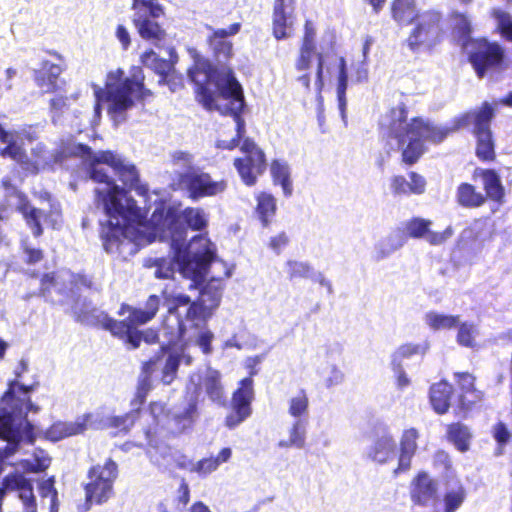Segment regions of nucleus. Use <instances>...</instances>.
Here are the masks:
<instances>
[{"label":"nucleus","instance_id":"nucleus-1","mask_svg":"<svg viewBox=\"0 0 512 512\" xmlns=\"http://www.w3.org/2000/svg\"><path fill=\"white\" fill-rule=\"evenodd\" d=\"M163 220L168 229L152 227L144 222L126 229L109 228L102 239L103 247L107 253L126 258L156 240L168 242L172 256L149 259L147 262L149 267L155 268V277L168 279L178 271L192 280L191 288L200 286L216 257L214 244L206 236L197 235L185 245V231L181 223L171 216Z\"/></svg>","mask_w":512,"mask_h":512},{"label":"nucleus","instance_id":"nucleus-2","mask_svg":"<svg viewBox=\"0 0 512 512\" xmlns=\"http://www.w3.org/2000/svg\"><path fill=\"white\" fill-rule=\"evenodd\" d=\"M69 151L80 157L87 176L103 187L95 189L96 200L105 213V220H100L101 239L109 228L126 229L143 223L144 216L136 201L128 196L124 188L115 184L110 172L119 177V180L137 195L145 197L148 188L139 180L138 171L132 163L121 155L112 151L93 152L84 144L72 145Z\"/></svg>","mask_w":512,"mask_h":512},{"label":"nucleus","instance_id":"nucleus-3","mask_svg":"<svg viewBox=\"0 0 512 512\" xmlns=\"http://www.w3.org/2000/svg\"><path fill=\"white\" fill-rule=\"evenodd\" d=\"M494 108L488 103L471 110L455 119L452 129L432 124L420 117L407 121L406 107L401 104L392 108L382 119L381 128L388 138L391 149L402 151L403 161L415 163L424 153L426 141L442 142L450 131L472 127L476 138V155L480 160L492 161L495 158V145L490 129Z\"/></svg>","mask_w":512,"mask_h":512},{"label":"nucleus","instance_id":"nucleus-4","mask_svg":"<svg viewBox=\"0 0 512 512\" xmlns=\"http://www.w3.org/2000/svg\"><path fill=\"white\" fill-rule=\"evenodd\" d=\"M188 77L195 85L197 100L206 109L233 117L236 136L229 141L219 140L217 147L232 150L239 146L246 131L241 116L245 99L243 88L233 70L227 66L214 67L209 60L199 57L188 70Z\"/></svg>","mask_w":512,"mask_h":512},{"label":"nucleus","instance_id":"nucleus-5","mask_svg":"<svg viewBox=\"0 0 512 512\" xmlns=\"http://www.w3.org/2000/svg\"><path fill=\"white\" fill-rule=\"evenodd\" d=\"M33 386L10 382L9 388L0 401V474L4 460L14 454L21 443L32 444L35 439L34 427L27 420L29 411L38 407L30 401Z\"/></svg>","mask_w":512,"mask_h":512},{"label":"nucleus","instance_id":"nucleus-6","mask_svg":"<svg viewBox=\"0 0 512 512\" xmlns=\"http://www.w3.org/2000/svg\"><path fill=\"white\" fill-rule=\"evenodd\" d=\"M223 291V279L212 277L200 290L197 301L182 293L173 295L167 303L168 313L164 318L163 332L168 336L169 341L179 339L185 330V322L199 326L207 321L221 300Z\"/></svg>","mask_w":512,"mask_h":512},{"label":"nucleus","instance_id":"nucleus-7","mask_svg":"<svg viewBox=\"0 0 512 512\" xmlns=\"http://www.w3.org/2000/svg\"><path fill=\"white\" fill-rule=\"evenodd\" d=\"M94 94L96 117L101 115V102H107L108 114L115 125L126 121V112L134 106L136 100H144L151 95L150 90L144 87V74L139 66L132 67L130 76L124 77L121 69L110 71L107 74L105 88L95 87Z\"/></svg>","mask_w":512,"mask_h":512},{"label":"nucleus","instance_id":"nucleus-8","mask_svg":"<svg viewBox=\"0 0 512 512\" xmlns=\"http://www.w3.org/2000/svg\"><path fill=\"white\" fill-rule=\"evenodd\" d=\"M161 299L157 295H151L145 308H133L128 305H122L119 311L121 316L128 314L123 320H115L105 312H99L96 316L98 323L103 329L109 331L114 337L122 340L130 349H136L140 346L141 341L148 344L155 343L159 340L160 335L167 340L160 330V334L154 330L140 331L138 326L147 323L156 315L160 307ZM164 327L162 323L161 329ZM166 344L168 342L166 341Z\"/></svg>","mask_w":512,"mask_h":512},{"label":"nucleus","instance_id":"nucleus-9","mask_svg":"<svg viewBox=\"0 0 512 512\" xmlns=\"http://www.w3.org/2000/svg\"><path fill=\"white\" fill-rule=\"evenodd\" d=\"M36 138L35 133L30 130H23L21 132H8L3 129L0 125V155L9 157L18 162L22 168L30 173H37L46 167L51 166L54 163L62 162L63 154L75 156L69 149L72 145L77 143L69 144L62 153H52L46 150L45 146L38 143L32 149V159H29L23 149L24 140L32 142ZM80 159V157L78 156Z\"/></svg>","mask_w":512,"mask_h":512},{"label":"nucleus","instance_id":"nucleus-10","mask_svg":"<svg viewBox=\"0 0 512 512\" xmlns=\"http://www.w3.org/2000/svg\"><path fill=\"white\" fill-rule=\"evenodd\" d=\"M139 415V409L132 407V410L121 416L103 417L99 412L88 413L78 417L73 422H56L46 432L51 441H59L63 438L78 435L88 428L105 429L115 428L127 432L135 423Z\"/></svg>","mask_w":512,"mask_h":512},{"label":"nucleus","instance_id":"nucleus-11","mask_svg":"<svg viewBox=\"0 0 512 512\" xmlns=\"http://www.w3.org/2000/svg\"><path fill=\"white\" fill-rule=\"evenodd\" d=\"M454 20V29L459 34L478 77H484L488 70L502 63L504 51L498 43H491L484 38L473 40L470 37L471 23L465 15L457 13Z\"/></svg>","mask_w":512,"mask_h":512},{"label":"nucleus","instance_id":"nucleus-12","mask_svg":"<svg viewBox=\"0 0 512 512\" xmlns=\"http://www.w3.org/2000/svg\"><path fill=\"white\" fill-rule=\"evenodd\" d=\"M412 24L413 28L406 39V44L412 52L430 50L440 42L443 34V16L438 10L420 12Z\"/></svg>","mask_w":512,"mask_h":512},{"label":"nucleus","instance_id":"nucleus-13","mask_svg":"<svg viewBox=\"0 0 512 512\" xmlns=\"http://www.w3.org/2000/svg\"><path fill=\"white\" fill-rule=\"evenodd\" d=\"M132 22L141 38L158 45L165 36L160 19L164 15L163 7L157 0H133Z\"/></svg>","mask_w":512,"mask_h":512},{"label":"nucleus","instance_id":"nucleus-14","mask_svg":"<svg viewBox=\"0 0 512 512\" xmlns=\"http://www.w3.org/2000/svg\"><path fill=\"white\" fill-rule=\"evenodd\" d=\"M118 476L117 464L108 459L104 465H95L88 471V482L85 484L87 509L95 504L107 502L113 494V485Z\"/></svg>","mask_w":512,"mask_h":512},{"label":"nucleus","instance_id":"nucleus-15","mask_svg":"<svg viewBox=\"0 0 512 512\" xmlns=\"http://www.w3.org/2000/svg\"><path fill=\"white\" fill-rule=\"evenodd\" d=\"M2 185L6 190L7 194H16L17 209L23 215L28 226L32 229V233L34 236L38 237L42 234V221H44L45 223H49L53 228H56L59 225L60 209L58 206L52 204L50 214L45 215L41 209H36L32 205H30L29 201L23 194L16 191V188L12 186L11 181L8 177L2 179Z\"/></svg>","mask_w":512,"mask_h":512},{"label":"nucleus","instance_id":"nucleus-16","mask_svg":"<svg viewBox=\"0 0 512 512\" xmlns=\"http://www.w3.org/2000/svg\"><path fill=\"white\" fill-rule=\"evenodd\" d=\"M188 395H194L198 400L203 392L218 406L227 404L224 387L221 382V374L212 368L192 373L186 385Z\"/></svg>","mask_w":512,"mask_h":512},{"label":"nucleus","instance_id":"nucleus-17","mask_svg":"<svg viewBox=\"0 0 512 512\" xmlns=\"http://www.w3.org/2000/svg\"><path fill=\"white\" fill-rule=\"evenodd\" d=\"M179 187L188 198L199 201L222 194L227 189V182L224 179L215 180L209 173L199 168L195 172L186 174Z\"/></svg>","mask_w":512,"mask_h":512},{"label":"nucleus","instance_id":"nucleus-18","mask_svg":"<svg viewBox=\"0 0 512 512\" xmlns=\"http://www.w3.org/2000/svg\"><path fill=\"white\" fill-rule=\"evenodd\" d=\"M240 149L245 156L243 158H236L234 166L242 181L246 185L252 186L256 183L257 177L266 169L265 155L254 141L249 138L243 140Z\"/></svg>","mask_w":512,"mask_h":512},{"label":"nucleus","instance_id":"nucleus-19","mask_svg":"<svg viewBox=\"0 0 512 512\" xmlns=\"http://www.w3.org/2000/svg\"><path fill=\"white\" fill-rule=\"evenodd\" d=\"M254 398L253 379L244 378L231 399V412L225 417V426L233 430L241 425L252 414L251 403Z\"/></svg>","mask_w":512,"mask_h":512},{"label":"nucleus","instance_id":"nucleus-20","mask_svg":"<svg viewBox=\"0 0 512 512\" xmlns=\"http://www.w3.org/2000/svg\"><path fill=\"white\" fill-rule=\"evenodd\" d=\"M167 55L168 59L160 58L153 50H149L141 56V62L160 76L159 84H166L172 92H176L181 86V78L174 75L178 55L173 47L168 48Z\"/></svg>","mask_w":512,"mask_h":512},{"label":"nucleus","instance_id":"nucleus-21","mask_svg":"<svg viewBox=\"0 0 512 512\" xmlns=\"http://www.w3.org/2000/svg\"><path fill=\"white\" fill-rule=\"evenodd\" d=\"M170 216L175 218L178 223H181L185 231V237L187 236V227H190L193 230H202L206 228L208 223V218L204 210L192 207L184 209L180 215H177L172 211L165 212L163 208H156L152 213L150 220L144 221V223L149 224L152 227H163V229H168V225L164 224L163 219Z\"/></svg>","mask_w":512,"mask_h":512},{"label":"nucleus","instance_id":"nucleus-22","mask_svg":"<svg viewBox=\"0 0 512 512\" xmlns=\"http://www.w3.org/2000/svg\"><path fill=\"white\" fill-rule=\"evenodd\" d=\"M11 492L17 493L23 506L22 512H37V502L31 479L19 472L6 475L0 486V500H3L5 495Z\"/></svg>","mask_w":512,"mask_h":512},{"label":"nucleus","instance_id":"nucleus-23","mask_svg":"<svg viewBox=\"0 0 512 512\" xmlns=\"http://www.w3.org/2000/svg\"><path fill=\"white\" fill-rule=\"evenodd\" d=\"M211 34L208 42L219 62L227 61L232 55V43L228 37L236 35L241 28L240 23H233L228 28L214 29L207 27Z\"/></svg>","mask_w":512,"mask_h":512},{"label":"nucleus","instance_id":"nucleus-24","mask_svg":"<svg viewBox=\"0 0 512 512\" xmlns=\"http://www.w3.org/2000/svg\"><path fill=\"white\" fill-rule=\"evenodd\" d=\"M294 0H275L273 12V34L276 39H284L292 34L294 22Z\"/></svg>","mask_w":512,"mask_h":512},{"label":"nucleus","instance_id":"nucleus-25","mask_svg":"<svg viewBox=\"0 0 512 512\" xmlns=\"http://www.w3.org/2000/svg\"><path fill=\"white\" fill-rule=\"evenodd\" d=\"M199 400L194 395H188L184 401L175 406L171 411V420L177 431L183 432L191 428L199 418Z\"/></svg>","mask_w":512,"mask_h":512},{"label":"nucleus","instance_id":"nucleus-26","mask_svg":"<svg viewBox=\"0 0 512 512\" xmlns=\"http://www.w3.org/2000/svg\"><path fill=\"white\" fill-rule=\"evenodd\" d=\"M396 442L393 436L384 431L378 435L373 444L367 450V456L379 464H386L396 457Z\"/></svg>","mask_w":512,"mask_h":512},{"label":"nucleus","instance_id":"nucleus-27","mask_svg":"<svg viewBox=\"0 0 512 512\" xmlns=\"http://www.w3.org/2000/svg\"><path fill=\"white\" fill-rule=\"evenodd\" d=\"M411 497L414 503L421 506L435 503L437 499L436 482L427 473H419L413 481Z\"/></svg>","mask_w":512,"mask_h":512},{"label":"nucleus","instance_id":"nucleus-28","mask_svg":"<svg viewBox=\"0 0 512 512\" xmlns=\"http://www.w3.org/2000/svg\"><path fill=\"white\" fill-rule=\"evenodd\" d=\"M406 243V237L400 229L393 230L378 240L372 251V259L376 262L383 261L400 250Z\"/></svg>","mask_w":512,"mask_h":512},{"label":"nucleus","instance_id":"nucleus-29","mask_svg":"<svg viewBox=\"0 0 512 512\" xmlns=\"http://www.w3.org/2000/svg\"><path fill=\"white\" fill-rule=\"evenodd\" d=\"M418 432L414 428L403 432L400 440V453L398 457V466L395 473L407 471L411 466V460L417 449Z\"/></svg>","mask_w":512,"mask_h":512},{"label":"nucleus","instance_id":"nucleus-30","mask_svg":"<svg viewBox=\"0 0 512 512\" xmlns=\"http://www.w3.org/2000/svg\"><path fill=\"white\" fill-rule=\"evenodd\" d=\"M61 73L62 68L59 65L44 61L41 69L35 70L34 80L44 93H51L57 90V82Z\"/></svg>","mask_w":512,"mask_h":512},{"label":"nucleus","instance_id":"nucleus-31","mask_svg":"<svg viewBox=\"0 0 512 512\" xmlns=\"http://www.w3.org/2000/svg\"><path fill=\"white\" fill-rule=\"evenodd\" d=\"M315 46L302 45L300 48V55L296 61L295 67L298 71H304L310 68L313 56L317 57V71H316V86L319 90L323 86V67L324 57L322 53L315 52Z\"/></svg>","mask_w":512,"mask_h":512},{"label":"nucleus","instance_id":"nucleus-32","mask_svg":"<svg viewBox=\"0 0 512 512\" xmlns=\"http://www.w3.org/2000/svg\"><path fill=\"white\" fill-rule=\"evenodd\" d=\"M430 341L424 339L420 342L405 343L400 345L391 355V366L399 368V364H402L404 359H410L414 356H425L430 349Z\"/></svg>","mask_w":512,"mask_h":512},{"label":"nucleus","instance_id":"nucleus-33","mask_svg":"<svg viewBox=\"0 0 512 512\" xmlns=\"http://www.w3.org/2000/svg\"><path fill=\"white\" fill-rule=\"evenodd\" d=\"M451 394L452 386L446 381H441L431 386L430 402L433 406V409L438 414H443L448 411Z\"/></svg>","mask_w":512,"mask_h":512},{"label":"nucleus","instance_id":"nucleus-34","mask_svg":"<svg viewBox=\"0 0 512 512\" xmlns=\"http://www.w3.org/2000/svg\"><path fill=\"white\" fill-rule=\"evenodd\" d=\"M171 162L174 167V173L177 176L178 185L183 182L184 176L199 169L195 165V158L189 152L174 151L171 154Z\"/></svg>","mask_w":512,"mask_h":512},{"label":"nucleus","instance_id":"nucleus-35","mask_svg":"<svg viewBox=\"0 0 512 512\" xmlns=\"http://www.w3.org/2000/svg\"><path fill=\"white\" fill-rule=\"evenodd\" d=\"M456 201L460 206L472 209L482 206L486 197L481 192L476 191L472 184L461 183L457 187Z\"/></svg>","mask_w":512,"mask_h":512},{"label":"nucleus","instance_id":"nucleus-36","mask_svg":"<svg viewBox=\"0 0 512 512\" xmlns=\"http://www.w3.org/2000/svg\"><path fill=\"white\" fill-rule=\"evenodd\" d=\"M183 320L185 322V330L183 332V335L176 341H172V342H170L169 338H167L168 344H177L180 340H182L184 338L186 330L188 329V327H190V328H194L196 330L195 335H194L196 344L201 348V350L203 351L204 354H209L212 350L211 342L214 338V335L209 329H207L205 327L206 322L201 323L199 326H195L193 323L187 322L185 320L184 315H183ZM162 333H164V332L162 331ZM163 335L165 337H168L165 334H163Z\"/></svg>","mask_w":512,"mask_h":512},{"label":"nucleus","instance_id":"nucleus-37","mask_svg":"<svg viewBox=\"0 0 512 512\" xmlns=\"http://www.w3.org/2000/svg\"><path fill=\"white\" fill-rule=\"evenodd\" d=\"M391 10L393 19L400 25L412 24L420 14L414 0H394Z\"/></svg>","mask_w":512,"mask_h":512},{"label":"nucleus","instance_id":"nucleus-38","mask_svg":"<svg viewBox=\"0 0 512 512\" xmlns=\"http://www.w3.org/2000/svg\"><path fill=\"white\" fill-rule=\"evenodd\" d=\"M493 234V228L488 219H477L462 232V238L483 244Z\"/></svg>","mask_w":512,"mask_h":512},{"label":"nucleus","instance_id":"nucleus-39","mask_svg":"<svg viewBox=\"0 0 512 512\" xmlns=\"http://www.w3.org/2000/svg\"><path fill=\"white\" fill-rule=\"evenodd\" d=\"M465 498L466 492L463 485L458 480L449 482L443 498L444 512H456Z\"/></svg>","mask_w":512,"mask_h":512},{"label":"nucleus","instance_id":"nucleus-40","mask_svg":"<svg viewBox=\"0 0 512 512\" xmlns=\"http://www.w3.org/2000/svg\"><path fill=\"white\" fill-rule=\"evenodd\" d=\"M458 327L456 342L458 345L471 349H478L477 337L479 336V327L477 324L469 321L460 322Z\"/></svg>","mask_w":512,"mask_h":512},{"label":"nucleus","instance_id":"nucleus-41","mask_svg":"<svg viewBox=\"0 0 512 512\" xmlns=\"http://www.w3.org/2000/svg\"><path fill=\"white\" fill-rule=\"evenodd\" d=\"M271 175L275 184H280L286 197L292 195V182L290 180V167L287 162L274 160L271 164Z\"/></svg>","mask_w":512,"mask_h":512},{"label":"nucleus","instance_id":"nucleus-42","mask_svg":"<svg viewBox=\"0 0 512 512\" xmlns=\"http://www.w3.org/2000/svg\"><path fill=\"white\" fill-rule=\"evenodd\" d=\"M66 277L71 278L72 275L69 273H63L54 277L52 274H45L41 279L40 293L46 301L55 303L58 300L52 296V292L55 291L60 295L65 293V288L60 285V280H65Z\"/></svg>","mask_w":512,"mask_h":512},{"label":"nucleus","instance_id":"nucleus-43","mask_svg":"<svg viewBox=\"0 0 512 512\" xmlns=\"http://www.w3.org/2000/svg\"><path fill=\"white\" fill-rule=\"evenodd\" d=\"M481 176L487 197L500 202L504 197V188L499 175L494 170L487 169L482 171Z\"/></svg>","mask_w":512,"mask_h":512},{"label":"nucleus","instance_id":"nucleus-44","mask_svg":"<svg viewBox=\"0 0 512 512\" xmlns=\"http://www.w3.org/2000/svg\"><path fill=\"white\" fill-rule=\"evenodd\" d=\"M154 365L153 361H148L143 365V372L139 376L137 390L131 406L140 410V406L145 402L146 396L151 390L150 370Z\"/></svg>","mask_w":512,"mask_h":512},{"label":"nucleus","instance_id":"nucleus-45","mask_svg":"<svg viewBox=\"0 0 512 512\" xmlns=\"http://www.w3.org/2000/svg\"><path fill=\"white\" fill-rule=\"evenodd\" d=\"M348 86V73L346 61L343 57L339 59V75H338V85H337V98H338V107L341 114V118L346 124V90Z\"/></svg>","mask_w":512,"mask_h":512},{"label":"nucleus","instance_id":"nucleus-46","mask_svg":"<svg viewBox=\"0 0 512 512\" xmlns=\"http://www.w3.org/2000/svg\"><path fill=\"white\" fill-rule=\"evenodd\" d=\"M458 315L441 314L435 311L426 313L424 321L432 330L452 329L459 324Z\"/></svg>","mask_w":512,"mask_h":512},{"label":"nucleus","instance_id":"nucleus-47","mask_svg":"<svg viewBox=\"0 0 512 512\" xmlns=\"http://www.w3.org/2000/svg\"><path fill=\"white\" fill-rule=\"evenodd\" d=\"M256 212L263 226H268L276 212V200L268 193H261L257 197Z\"/></svg>","mask_w":512,"mask_h":512},{"label":"nucleus","instance_id":"nucleus-48","mask_svg":"<svg viewBox=\"0 0 512 512\" xmlns=\"http://www.w3.org/2000/svg\"><path fill=\"white\" fill-rule=\"evenodd\" d=\"M309 399L304 390H300L288 401V413L295 420H304L308 415Z\"/></svg>","mask_w":512,"mask_h":512},{"label":"nucleus","instance_id":"nucleus-49","mask_svg":"<svg viewBox=\"0 0 512 512\" xmlns=\"http://www.w3.org/2000/svg\"><path fill=\"white\" fill-rule=\"evenodd\" d=\"M431 224L432 222L430 220L413 217L402 223L403 230H401V232L404 233L405 237L409 236L415 239L423 238L428 233Z\"/></svg>","mask_w":512,"mask_h":512},{"label":"nucleus","instance_id":"nucleus-50","mask_svg":"<svg viewBox=\"0 0 512 512\" xmlns=\"http://www.w3.org/2000/svg\"><path fill=\"white\" fill-rule=\"evenodd\" d=\"M470 437L471 434L468 428L460 423L452 424L448 428L449 440L461 452H465L469 449Z\"/></svg>","mask_w":512,"mask_h":512},{"label":"nucleus","instance_id":"nucleus-51","mask_svg":"<svg viewBox=\"0 0 512 512\" xmlns=\"http://www.w3.org/2000/svg\"><path fill=\"white\" fill-rule=\"evenodd\" d=\"M55 478L52 476L48 479L42 480L38 484V490L42 501L49 499L50 512H58V492L55 488Z\"/></svg>","mask_w":512,"mask_h":512},{"label":"nucleus","instance_id":"nucleus-52","mask_svg":"<svg viewBox=\"0 0 512 512\" xmlns=\"http://www.w3.org/2000/svg\"><path fill=\"white\" fill-rule=\"evenodd\" d=\"M182 354L179 352H168L165 355V364L162 370V382L165 385H169L173 382L176 377Z\"/></svg>","mask_w":512,"mask_h":512},{"label":"nucleus","instance_id":"nucleus-53","mask_svg":"<svg viewBox=\"0 0 512 512\" xmlns=\"http://www.w3.org/2000/svg\"><path fill=\"white\" fill-rule=\"evenodd\" d=\"M491 15L497 22V29L500 34L507 40L512 41V16L498 8H493Z\"/></svg>","mask_w":512,"mask_h":512},{"label":"nucleus","instance_id":"nucleus-54","mask_svg":"<svg viewBox=\"0 0 512 512\" xmlns=\"http://www.w3.org/2000/svg\"><path fill=\"white\" fill-rule=\"evenodd\" d=\"M289 278H309L314 272L313 267L305 261L288 260L285 264Z\"/></svg>","mask_w":512,"mask_h":512},{"label":"nucleus","instance_id":"nucleus-55","mask_svg":"<svg viewBox=\"0 0 512 512\" xmlns=\"http://www.w3.org/2000/svg\"><path fill=\"white\" fill-rule=\"evenodd\" d=\"M51 458L44 450H36L33 453V459L25 460L24 467L31 472H40L49 467Z\"/></svg>","mask_w":512,"mask_h":512},{"label":"nucleus","instance_id":"nucleus-56","mask_svg":"<svg viewBox=\"0 0 512 512\" xmlns=\"http://www.w3.org/2000/svg\"><path fill=\"white\" fill-rule=\"evenodd\" d=\"M289 439L294 443V447L302 449L306 439V422L305 420H294L289 429Z\"/></svg>","mask_w":512,"mask_h":512},{"label":"nucleus","instance_id":"nucleus-57","mask_svg":"<svg viewBox=\"0 0 512 512\" xmlns=\"http://www.w3.org/2000/svg\"><path fill=\"white\" fill-rule=\"evenodd\" d=\"M327 370V375L321 373V376L323 377L324 380V384L327 388L338 386L343 383L345 375L336 364H329L327 366Z\"/></svg>","mask_w":512,"mask_h":512},{"label":"nucleus","instance_id":"nucleus-58","mask_svg":"<svg viewBox=\"0 0 512 512\" xmlns=\"http://www.w3.org/2000/svg\"><path fill=\"white\" fill-rule=\"evenodd\" d=\"M219 465L214 457L204 458L198 461L190 469L198 473L200 476H207L218 469Z\"/></svg>","mask_w":512,"mask_h":512},{"label":"nucleus","instance_id":"nucleus-59","mask_svg":"<svg viewBox=\"0 0 512 512\" xmlns=\"http://www.w3.org/2000/svg\"><path fill=\"white\" fill-rule=\"evenodd\" d=\"M455 378H456L461 390L464 393L471 392V393L475 394L474 399L471 400V402L480 398V396L477 394L476 390L474 389L475 378L471 374H469L467 372L455 373Z\"/></svg>","mask_w":512,"mask_h":512},{"label":"nucleus","instance_id":"nucleus-60","mask_svg":"<svg viewBox=\"0 0 512 512\" xmlns=\"http://www.w3.org/2000/svg\"><path fill=\"white\" fill-rule=\"evenodd\" d=\"M391 189L395 195H410V185L409 180H407L404 176H394L391 180Z\"/></svg>","mask_w":512,"mask_h":512},{"label":"nucleus","instance_id":"nucleus-61","mask_svg":"<svg viewBox=\"0 0 512 512\" xmlns=\"http://www.w3.org/2000/svg\"><path fill=\"white\" fill-rule=\"evenodd\" d=\"M409 185L412 194L421 195L426 190V180L416 172L409 173Z\"/></svg>","mask_w":512,"mask_h":512},{"label":"nucleus","instance_id":"nucleus-62","mask_svg":"<svg viewBox=\"0 0 512 512\" xmlns=\"http://www.w3.org/2000/svg\"><path fill=\"white\" fill-rule=\"evenodd\" d=\"M453 234L452 228L447 227L443 232H432L430 229L425 238L431 245H440L449 239Z\"/></svg>","mask_w":512,"mask_h":512},{"label":"nucleus","instance_id":"nucleus-63","mask_svg":"<svg viewBox=\"0 0 512 512\" xmlns=\"http://www.w3.org/2000/svg\"><path fill=\"white\" fill-rule=\"evenodd\" d=\"M289 242V238L285 232H281L276 236L270 238L269 247L272 249L277 255H279L282 250L287 246Z\"/></svg>","mask_w":512,"mask_h":512},{"label":"nucleus","instance_id":"nucleus-64","mask_svg":"<svg viewBox=\"0 0 512 512\" xmlns=\"http://www.w3.org/2000/svg\"><path fill=\"white\" fill-rule=\"evenodd\" d=\"M493 435L495 440L500 445H505L510 439V432L507 426L502 422H499L494 426Z\"/></svg>","mask_w":512,"mask_h":512}]
</instances>
